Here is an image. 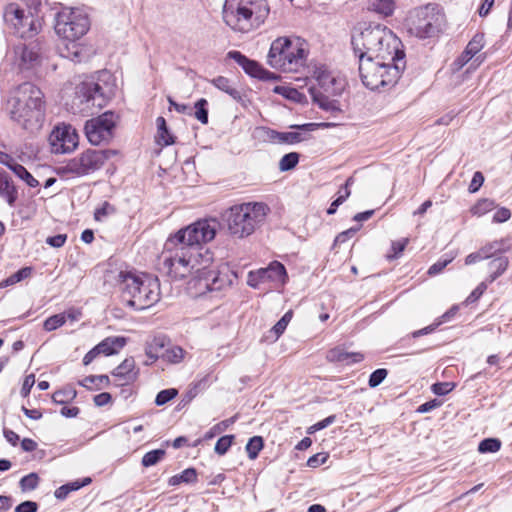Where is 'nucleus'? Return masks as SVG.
Masks as SVG:
<instances>
[{
    "label": "nucleus",
    "instance_id": "obj_19",
    "mask_svg": "<svg viewBox=\"0 0 512 512\" xmlns=\"http://www.w3.org/2000/svg\"><path fill=\"white\" fill-rule=\"evenodd\" d=\"M229 283L230 280L227 275L212 269L204 268L198 274L199 288L206 291H219L229 285Z\"/></svg>",
    "mask_w": 512,
    "mask_h": 512
},
{
    "label": "nucleus",
    "instance_id": "obj_30",
    "mask_svg": "<svg viewBox=\"0 0 512 512\" xmlns=\"http://www.w3.org/2000/svg\"><path fill=\"white\" fill-rule=\"evenodd\" d=\"M509 264L507 257H498L493 259L489 263V268L492 271L488 277V282H494L499 276H501L507 269Z\"/></svg>",
    "mask_w": 512,
    "mask_h": 512
},
{
    "label": "nucleus",
    "instance_id": "obj_31",
    "mask_svg": "<svg viewBox=\"0 0 512 512\" xmlns=\"http://www.w3.org/2000/svg\"><path fill=\"white\" fill-rule=\"evenodd\" d=\"M369 9L387 17L393 14L395 2L394 0H370Z\"/></svg>",
    "mask_w": 512,
    "mask_h": 512
},
{
    "label": "nucleus",
    "instance_id": "obj_45",
    "mask_svg": "<svg viewBox=\"0 0 512 512\" xmlns=\"http://www.w3.org/2000/svg\"><path fill=\"white\" fill-rule=\"evenodd\" d=\"M165 455V450L156 449L147 452L142 458V465L144 467H150L157 464Z\"/></svg>",
    "mask_w": 512,
    "mask_h": 512
},
{
    "label": "nucleus",
    "instance_id": "obj_47",
    "mask_svg": "<svg viewBox=\"0 0 512 512\" xmlns=\"http://www.w3.org/2000/svg\"><path fill=\"white\" fill-rule=\"evenodd\" d=\"M14 168V174L23 180L29 187L35 188L39 185L38 180L35 179L24 166L20 164Z\"/></svg>",
    "mask_w": 512,
    "mask_h": 512
},
{
    "label": "nucleus",
    "instance_id": "obj_11",
    "mask_svg": "<svg viewBox=\"0 0 512 512\" xmlns=\"http://www.w3.org/2000/svg\"><path fill=\"white\" fill-rule=\"evenodd\" d=\"M391 39V30L386 27L377 25L375 27L366 28L358 36L352 37V46L356 56L360 59L373 58L375 52H379L382 41Z\"/></svg>",
    "mask_w": 512,
    "mask_h": 512
},
{
    "label": "nucleus",
    "instance_id": "obj_38",
    "mask_svg": "<svg viewBox=\"0 0 512 512\" xmlns=\"http://www.w3.org/2000/svg\"><path fill=\"white\" fill-rule=\"evenodd\" d=\"M263 446L264 442L261 436H253L250 438L245 447L248 457L252 460L256 459Z\"/></svg>",
    "mask_w": 512,
    "mask_h": 512
},
{
    "label": "nucleus",
    "instance_id": "obj_26",
    "mask_svg": "<svg viewBox=\"0 0 512 512\" xmlns=\"http://www.w3.org/2000/svg\"><path fill=\"white\" fill-rule=\"evenodd\" d=\"M125 344L126 340L123 337H108L96 345V347L100 354L109 356L117 353Z\"/></svg>",
    "mask_w": 512,
    "mask_h": 512
},
{
    "label": "nucleus",
    "instance_id": "obj_48",
    "mask_svg": "<svg viewBox=\"0 0 512 512\" xmlns=\"http://www.w3.org/2000/svg\"><path fill=\"white\" fill-rule=\"evenodd\" d=\"M65 322H66L65 314H62V313L55 314L45 320L43 327L46 331H53V330L61 327L62 325H64Z\"/></svg>",
    "mask_w": 512,
    "mask_h": 512
},
{
    "label": "nucleus",
    "instance_id": "obj_60",
    "mask_svg": "<svg viewBox=\"0 0 512 512\" xmlns=\"http://www.w3.org/2000/svg\"><path fill=\"white\" fill-rule=\"evenodd\" d=\"M511 217V212L508 208L502 207L498 209L494 216H493V222L495 223H503L509 220Z\"/></svg>",
    "mask_w": 512,
    "mask_h": 512
},
{
    "label": "nucleus",
    "instance_id": "obj_59",
    "mask_svg": "<svg viewBox=\"0 0 512 512\" xmlns=\"http://www.w3.org/2000/svg\"><path fill=\"white\" fill-rule=\"evenodd\" d=\"M487 289V283L486 282H481L471 293L470 295L467 297L466 299V302L467 303H473L475 301H477L482 295L483 293L486 291Z\"/></svg>",
    "mask_w": 512,
    "mask_h": 512
},
{
    "label": "nucleus",
    "instance_id": "obj_20",
    "mask_svg": "<svg viewBox=\"0 0 512 512\" xmlns=\"http://www.w3.org/2000/svg\"><path fill=\"white\" fill-rule=\"evenodd\" d=\"M266 139L272 143L293 145L308 139V136L301 132H279L271 128H262Z\"/></svg>",
    "mask_w": 512,
    "mask_h": 512
},
{
    "label": "nucleus",
    "instance_id": "obj_32",
    "mask_svg": "<svg viewBox=\"0 0 512 512\" xmlns=\"http://www.w3.org/2000/svg\"><path fill=\"white\" fill-rule=\"evenodd\" d=\"M197 481V472L194 468H187L180 474H176L168 480L170 486H176L181 483L191 484Z\"/></svg>",
    "mask_w": 512,
    "mask_h": 512
},
{
    "label": "nucleus",
    "instance_id": "obj_27",
    "mask_svg": "<svg viewBox=\"0 0 512 512\" xmlns=\"http://www.w3.org/2000/svg\"><path fill=\"white\" fill-rule=\"evenodd\" d=\"M212 84L219 90L227 93L235 101L241 103L243 102L241 91L235 88L228 78L224 76H218L212 80Z\"/></svg>",
    "mask_w": 512,
    "mask_h": 512
},
{
    "label": "nucleus",
    "instance_id": "obj_64",
    "mask_svg": "<svg viewBox=\"0 0 512 512\" xmlns=\"http://www.w3.org/2000/svg\"><path fill=\"white\" fill-rule=\"evenodd\" d=\"M0 163L7 166L10 170L14 172V167L19 166L20 164L9 154L0 151Z\"/></svg>",
    "mask_w": 512,
    "mask_h": 512
},
{
    "label": "nucleus",
    "instance_id": "obj_56",
    "mask_svg": "<svg viewBox=\"0 0 512 512\" xmlns=\"http://www.w3.org/2000/svg\"><path fill=\"white\" fill-rule=\"evenodd\" d=\"M455 387L452 382H438L432 385V392L438 396H444L451 392Z\"/></svg>",
    "mask_w": 512,
    "mask_h": 512
},
{
    "label": "nucleus",
    "instance_id": "obj_42",
    "mask_svg": "<svg viewBox=\"0 0 512 512\" xmlns=\"http://www.w3.org/2000/svg\"><path fill=\"white\" fill-rule=\"evenodd\" d=\"M274 93L282 95L283 97L293 100L296 102H300L303 98V95L293 87L288 86H275L273 89Z\"/></svg>",
    "mask_w": 512,
    "mask_h": 512
},
{
    "label": "nucleus",
    "instance_id": "obj_51",
    "mask_svg": "<svg viewBox=\"0 0 512 512\" xmlns=\"http://www.w3.org/2000/svg\"><path fill=\"white\" fill-rule=\"evenodd\" d=\"M234 441V435H225L220 437L214 447L215 453L218 455H224L227 453Z\"/></svg>",
    "mask_w": 512,
    "mask_h": 512
},
{
    "label": "nucleus",
    "instance_id": "obj_28",
    "mask_svg": "<svg viewBox=\"0 0 512 512\" xmlns=\"http://www.w3.org/2000/svg\"><path fill=\"white\" fill-rule=\"evenodd\" d=\"M92 482L90 477H85L82 480H75L64 484L55 490V497L59 500H64L72 491H77L82 487L89 485Z\"/></svg>",
    "mask_w": 512,
    "mask_h": 512
},
{
    "label": "nucleus",
    "instance_id": "obj_57",
    "mask_svg": "<svg viewBox=\"0 0 512 512\" xmlns=\"http://www.w3.org/2000/svg\"><path fill=\"white\" fill-rule=\"evenodd\" d=\"M454 259V256H451L449 258L440 259L437 262H435L433 265H431L428 269V274L430 276H434L439 274L444 270V268L450 264Z\"/></svg>",
    "mask_w": 512,
    "mask_h": 512
},
{
    "label": "nucleus",
    "instance_id": "obj_4",
    "mask_svg": "<svg viewBox=\"0 0 512 512\" xmlns=\"http://www.w3.org/2000/svg\"><path fill=\"white\" fill-rule=\"evenodd\" d=\"M118 282L123 301L136 310L147 309L160 299V284L156 277L121 271Z\"/></svg>",
    "mask_w": 512,
    "mask_h": 512
},
{
    "label": "nucleus",
    "instance_id": "obj_6",
    "mask_svg": "<svg viewBox=\"0 0 512 512\" xmlns=\"http://www.w3.org/2000/svg\"><path fill=\"white\" fill-rule=\"evenodd\" d=\"M268 212L269 207L260 202L231 207L225 214L229 233L239 239L248 237L264 223Z\"/></svg>",
    "mask_w": 512,
    "mask_h": 512
},
{
    "label": "nucleus",
    "instance_id": "obj_8",
    "mask_svg": "<svg viewBox=\"0 0 512 512\" xmlns=\"http://www.w3.org/2000/svg\"><path fill=\"white\" fill-rule=\"evenodd\" d=\"M404 65L382 62L373 58L363 59V54L359 60V73L362 83L370 90H379L381 88H390L394 86L400 78Z\"/></svg>",
    "mask_w": 512,
    "mask_h": 512
},
{
    "label": "nucleus",
    "instance_id": "obj_36",
    "mask_svg": "<svg viewBox=\"0 0 512 512\" xmlns=\"http://www.w3.org/2000/svg\"><path fill=\"white\" fill-rule=\"evenodd\" d=\"M32 273V268L30 267H23L20 270H18L16 273L12 274L8 278L2 280L0 282V288H5L10 285H14L26 278H28Z\"/></svg>",
    "mask_w": 512,
    "mask_h": 512
},
{
    "label": "nucleus",
    "instance_id": "obj_10",
    "mask_svg": "<svg viewBox=\"0 0 512 512\" xmlns=\"http://www.w3.org/2000/svg\"><path fill=\"white\" fill-rule=\"evenodd\" d=\"M442 20L443 16L435 12V7L418 8L409 17V32L418 38L433 37L441 30Z\"/></svg>",
    "mask_w": 512,
    "mask_h": 512
},
{
    "label": "nucleus",
    "instance_id": "obj_52",
    "mask_svg": "<svg viewBox=\"0 0 512 512\" xmlns=\"http://www.w3.org/2000/svg\"><path fill=\"white\" fill-rule=\"evenodd\" d=\"M39 477L36 473H30L21 478L19 484L22 491H31L37 488Z\"/></svg>",
    "mask_w": 512,
    "mask_h": 512
},
{
    "label": "nucleus",
    "instance_id": "obj_35",
    "mask_svg": "<svg viewBox=\"0 0 512 512\" xmlns=\"http://www.w3.org/2000/svg\"><path fill=\"white\" fill-rule=\"evenodd\" d=\"M110 383L109 377L107 375H90L85 377L79 384L88 389H93V386L96 389H100L101 386H107Z\"/></svg>",
    "mask_w": 512,
    "mask_h": 512
},
{
    "label": "nucleus",
    "instance_id": "obj_3",
    "mask_svg": "<svg viewBox=\"0 0 512 512\" xmlns=\"http://www.w3.org/2000/svg\"><path fill=\"white\" fill-rule=\"evenodd\" d=\"M269 13L267 0H225L222 16L233 31L249 33L258 29Z\"/></svg>",
    "mask_w": 512,
    "mask_h": 512
},
{
    "label": "nucleus",
    "instance_id": "obj_37",
    "mask_svg": "<svg viewBox=\"0 0 512 512\" xmlns=\"http://www.w3.org/2000/svg\"><path fill=\"white\" fill-rule=\"evenodd\" d=\"M508 248L505 247V242L503 240L501 241H494L491 243H488L480 248V251L484 257V259H489L492 256H494L496 253L505 252Z\"/></svg>",
    "mask_w": 512,
    "mask_h": 512
},
{
    "label": "nucleus",
    "instance_id": "obj_9",
    "mask_svg": "<svg viewBox=\"0 0 512 512\" xmlns=\"http://www.w3.org/2000/svg\"><path fill=\"white\" fill-rule=\"evenodd\" d=\"M3 18L5 23L13 29L14 33L22 39H30L36 36L42 28L39 17L30 11L21 9L11 3L5 7Z\"/></svg>",
    "mask_w": 512,
    "mask_h": 512
},
{
    "label": "nucleus",
    "instance_id": "obj_2",
    "mask_svg": "<svg viewBox=\"0 0 512 512\" xmlns=\"http://www.w3.org/2000/svg\"><path fill=\"white\" fill-rule=\"evenodd\" d=\"M43 97L42 91L33 83L20 84L9 101L12 119L25 130L38 131L45 120Z\"/></svg>",
    "mask_w": 512,
    "mask_h": 512
},
{
    "label": "nucleus",
    "instance_id": "obj_18",
    "mask_svg": "<svg viewBox=\"0 0 512 512\" xmlns=\"http://www.w3.org/2000/svg\"><path fill=\"white\" fill-rule=\"evenodd\" d=\"M76 98L81 104L86 103L88 106L102 107L105 102L102 87L93 81L82 82L77 86Z\"/></svg>",
    "mask_w": 512,
    "mask_h": 512
},
{
    "label": "nucleus",
    "instance_id": "obj_46",
    "mask_svg": "<svg viewBox=\"0 0 512 512\" xmlns=\"http://www.w3.org/2000/svg\"><path fill=\"white\" fill-rule=\"evenodd\" d=\"M293 317V312L292 310H289L287 311L282 317L281 319L272 327L271 331L272 333H274L275 335V339H278L280 337V335L283 334V332L285 331L287 325L289 324V322L291 321Z\"/></svg>",
    "mask_w": 512,
    "mask_h": 512
},
{
    "label": "nucleus",
    "instance_id": "obj_53",
    "mask_svg": "<svg viewBox=\"0 0 512 512\" xmlns=\"http://www.w3.org/2000/svg\"><path fill=\"white\" fill-rule=\"evenodd\" d=\"M408 242V238H404L400 241H393L391 244V253L387 254V259L394 260L399 258L402 252L404 251L405 247L407 246Z\"/></svg>",
    "mask_w": 512,
    "mask_h": 512
},
{
    "label": "nucleus",
    "instance_id": "obj_7",
    "mask_svg": "<svg viewBox=\"0 0 512 512\" xmlns=\"http://www.w3.org/2000/svg\"><path fill=\"white\" fill-rule=\"evenodd\" d=\"M307 50L299 38L278 37L270 46L267 63L284 72H296L305 65Z\"/></svg>",
    "mask_w": 512,
    "mask_h": 512
},
{
    "label": "nucleus",
    "instance_id": "obj_50",
    "mask_svg": "<svg viewBox=\"0 0 512 512\" xmlns=\"http://www.w3.org/2000/svg\"><path fill=\"white\" fill-rule=\"evenodd\" d=\"M208 101L205 98L199 99L195 103V117L202 124L208 123V109H207Z\"/></svg>",
    "mask_w": 512,
    "mask_h": 512
},
{
    "label": "nucleus",
    "instance_id": "obj_39",
    "mask_svg": "<svg viewBox=\"0 0 512 512\" xmlns=\"http://www.w3.org/2000/svg\"><path fill=\"white\" fill-rule=\"evenodd\" d=\"M300 155L297 152L285 154L279 161V170L286 172L294 169L299 162Z\"/></svg>",
    "mask_w": 512,
    "mask_h": 512
},
{
    "label": "nucleus",
    "instance_id": "obj_58",
    "mask_svg": "<svg viewBox=\"0 0 512 512\" xmlns=\"http://www.w3.org/2000/svg\"><path fill=\"white\" fill-rule=\"evenodd\" d=\"M484 183V176L480 171H476L469 185V192L476 193Z\"/></svg>",
    "mask_w": 512,
    "mask_h": 512
},
{
    "label": "nucleus",
    "instance_id": "obj_25",
    "mask_svg": "<svg viewBox=\"0 0 512 512\" xmlns=\"http://www.w3.org/2000/svg\"><path fill=\"white\" fill-rule=\"evenodd\" d=\"M256 275L260 281L273 280L284 282L287 273L284 265L275 261L268 268L259 270Z\"/></svg>",
    "mask_w": 512,
    "mask_h": 512
},
{
    "label": "nucleus",
    "instance_id": "obj_41",
    "mask_svg": "<svg viewBox=\"0 0 512 512\" xmlns=\"http://www.w3.org/2000/svg\"><path fill=\"white\" fill-rule=\"evenodd\" d=\"M236 420V416H233L229 419L223 420L216 425H214L212 428H210L209 431L205 433L203 436V440H210L214 438L216 435L221 434L223 431H225L231 424H233Z\"/></svg>",
    "mask_w": 512,
    "mask_h": 512
},
{
    "label": "nucleus",
    "instance_id": "obj_16",
    "mask_svg": "<svg viewBox=\"0 0 512 512\" xmlns=\"http://www.w3.org/2000/svg\"><path fill=\"white\" fill-rule=\"evenodd\" d=\"M391 39L387 41H382L379 47V52H375L373 54V59L382 61V62H390L391 64H400L405 66V53L400 49L401 41L398 37H396L391 31Z\"/></svg>",
    "mask_w": 512,
    "mask_h": 512
},
{
    "label": "nucleus",
    "instance_id": "obj_13",
    "mask_svg": "<svg viewBox=\"0 0 512 512\" xmlns=\"http://www.w3.org/2000/svg\"><path fill=\"white\" fill-rule=\"evenodd\" d=\"M11 61L19 72H30L41 63V48L37 40L19 42L12 48Z\"/></svg>",
    "mask_w": 512,
    "mask_h": 512
},
{
    "label": "nucleus",
    "instance_id": "obj_12",
    "mask_svg": "<svg viewBox=\"0 0 512 512\" xmlns=\"http://www.w3.org/2000/svg\"><path fill=\"white\" fill-rule=\"evenodd\" d=\"M110 150H87L80 156L70 159L63 169L77 176L87 175L100 169L108 160Z\"/></svg>",
    "mask_w": 512,
    "mask_h": 512
},
{
    "label": "nucleus",
    "instance_id": "obj_54",
    "mask_svg": "<svg viewBox=\"0 0 512 512\" xmlns=\"http://www.w3.org/2000/svg\"><path fill=\"white\" fill-rule=\"evenodd\" d=\"M388 371L384 368H379L373 371L369 377L368 385L371 388L379 386L387 377Z\"/></svg>",
    "mask_w": 512,
    "mask_h": 512
},
{
    "label": "nucleus",
    "instance_id": "obj_61",
    "mask_svg": "<svg viewBox=\"0 0 512 512\" xmlns=\"http://www.w3.org/2000/svg\"><path fill=\"white\" fill-rule=\"evenodd\" d=\"M38 504L34 501H24L16 506L15 512H37Z\"/></svg>",
    "mask_w": 512,
    "mask_h": 512
},
{
    "label": "nucleus",
    "instance_id": "obj_44",
    "mask_svg": "<svg viewBox=\"0 0 512 512\" xmlns=\"http://www.w3.org/2000/svg\"><path fill=\"white\" fill-rule=\"evenodd\" d=\"M484 46V35L476 34L467 44L465 48L466 54H469L472 58L483 48Z\"/></svg>",
    "mask_w": 512,
    "mask_h": 512
},
{
    "label": "nucleus",
    "instance_id": "obj_17",
    "mask_svg": "<svg viewBox=\"0 0 512 512\" xmlns=\"http://www.w3.org/2000/svg\"><path fill=\"white\" fill-rule=\"evenodd\" d=\"M321 92L331 96H339L345 89V80L341 77L334 76L323 66L317 67L314 71Z\"/></svg>",
    "mask_w": 512,
    "mask_h": 512
},
{
    "label": "nucleus",
    "instance_id": "obj_14",
    "mask_svg": "<svg viewBox=\"0 0 512 512\" xmlns=\"http://www.w3.org/2000/svg\"><path fill=\"white\" fill-rule=\"evenodd\" d=\"M115 124V115L111 111L88 120L85 124L87 139L93 145H100L103 142L109 141Z\"/></svg>",
    "mask_w": 512,
    "mask_h": 512
},
{
    "label": "nucleus",
    "instance_id": "obj_63",
    "mask_svg": "<svg viewBox=\"0 0 512 512\" xmlns=\"http://www.w3.org/2000/svg\"><path fill=\"white\" fill-rule=\"evenodd\" d=\"M35 384V376L34 374L27 375L23 381V385L21 388V395L23 397H27L31 391V388Z\"/></svg>",
    "mask_w": 512,
    "mask_h": 512
},
{
    "label": "nucleus",
    "instance_id": "obj_1",
    "mask_svg": "<svg viewBox=\"0 0 512 512\" xmlns=\"http://www.w3.org/2000/svg\"><path fill=\"white\" fill-rule=\"evenodd\" d=\"M218 227L215 219L199 220L169 237L161 255V270L177 280L209 268L212 254L202 244L215 238Z\"/></svg>",
    "mask_w": 512,
    "mask_h": 512
},
{
    "label": "nucleus",
    "instance_id": "obj_43",
    "mask_svg": "<svg viewBox=\"0 0 512 512\" xmlns=\"http://www.w3.org/2000/svg\"><path fill=\"white\" fill-rule=\"evenodd\" d=\"M156 125L158 129V135L160 139L163 141L164 145H170L174 143L173 137L168 131L166 120L164 119V117L159 116L156 119Z\"/></svg>",
    "mask_w": 512,
    "mask_h": 512
},
{
    "label": "nucleus",
    "instance_id": "obj_15",
    "mask_svg": "<svg viewBox=\"0 0 512 512\" xmlns=\"http://www.w3.org/2000/svg\"><path fill=\"white\" fill-rule=\"evenodd\" d=\"M49 142L53 153H69L77 147L78 135L70 126L56 127L49 136Z\"/></svg>",
    "mask_w": 512,
    "mask_h": 512
},
{
    "label": "nucleus",
    "instance_id": "obj_55",
    "mask_svg": "<svg viewBox=\"0 0 512 512\" xmlns=\"http://www.w3.org/2000/svg\"><path fill=\"white\" fill-rule=\"evenodd\" d=\"M177 394L178 391L174 388L162 390L157 394L155 403L158 406H162L172 400Z\"/></svg>",
    "mask_w": 512,
    "mask_h": 512
},
{
    "label": "nucleus",
    "instance_id": "obj_33",
    "mask_svg": "<svg viewBox=\"0 0 512 512\" xmlns=\"http://www.w3.org/2000/svg\"><path fill=\"white\" fill-rule=\"evenodd\" d=\"M17 189L16 187L8 180V178L0 179V196L4 197L9 205H13L17 199Z\"/></svg>",
    "mask_w": 512,
    "mask_h": 512
},
{
    "label": "nucleus",
    "instance_id": "obj_23",
    "mask_svg": "<svg viewBox=\"0 0 512 512\" xmlns=\"http://www.w3.org/2000/svg\"><path fill=\"white\" fill-rule=\"evenodd\" d=\"M112 374L123 380L121 385L135 381L138 376V371L135 370V360L133 358H126L114 369Z\"/></svg>",
    "mask_w": 512,
    "mask_h": 512
},
{
    "label": "nucleus",
    "instance_id": "obj_34",
    "mask_svg": "<svg viewBox=\"0 0 512 512\" xmlns=\"http://www.w3.org/2000/svg\"><path fill=\"white\" fill-rule=\"evenodd\" d=\"M495 207L496 203L494 200L489 198H482L471 207L470 212L472 215L480 217L493 210Z\"/></svg>",
    "mask_w": 512,
    "mask_h": 512
},
{
    "label": "nucleus",
    "instance_id": "obj_5",
    "mask_svg": "<svg viewBox=\"0 0 512 512\" xmlns=\"http://www.w3.org/2000/svg\"><path fill=\"white\" fill-rule=\"evenodd\" d=\"M90 29V19L84 11L77 8H63L57 13L55 31L57 35L71 42L61 50V55L73 62H81L82 48L76 43Z\"/></svg>",
    "mask_w": 512,
    "mask_h": 512
},
{
    "label": "nucleus",
    "instance_id": "obj_40",
    "mask_svg": "<svg viewBox=\"0 0 512 512\" xmlns=\"http://www.w3.org/2000/svg\"><path fill=\"white\" fill-rule=\"evenodd\" d=\"M77 396V392L73 387H65L56 391L52 399L57 404H65L72 401Z\"/></svg>",
    "mask_w": 512,
    "mask_h": 512
},
{
    "label": "nucleus",
    "instance_id": "obj_62",
    "mask_svg": "<svg viewBox=\"0 0 512 512\" xmlns=\"http://www.w3.org/2000/svg\"><path fill=\"white\" fill-rule=\"evenodd\" d=\"M66 239V234H58L55 236L48 237L46 239V243L54 248H60L65 244Z\"/></svg>",
    "mask_w": 512,
    "mask_h": 512
},
{
    "label": "nucleus",
    "instance_id": "obj_22",
    "mask_svg": "<svg viewBox=\"0 0 512 512\" xmlns=\"http://www.w3.org/2000/svg\"><path fill=\"white\" fill-rule=\"evenodd\" d=\"M310 95L314 103H316L322 110L336 114L341 112L338 100L330 99L331 95L324 94L315 87L309 88Z\"/></svg>",
    "mask_w": 512,
    "mask_h": 512
},
{
    "label": "nucleus",
    "instance_id": "obj_24",
    "mask_svg": "<svg viewBox=\"0 0 512 512\" xmlns=\"http://www.w3.org/2000/svg\"><path fill=\"white\" fill-rule=\"evenodd\" d=\"M229 57L233 59L239 66L243 68V70L250 76L258 78L261 71L262 66L249 58L243 55L239 51H230L228 53Z\"/></svg>",
    "mask_w": 512,
    "mask_h": 512
},
{
    "label": "nucleus",
    "instance_id": "obj_49",
    "mask_svg": "<svg viewBox=\"0 0 512 512\" xmlns=\"http://www.w3.org/2000/svg\"><path fill=\"white\" fill-rule=\"evenodd\" d=\"M501 447L500 440L496 438H486L479 443L478 450L481 453H494L497 452Z\"/></svg>",
    "mask_w": 512,
    "mask_h": 512
},
{
    "label": "nucleus",
    "instance_id": "obj_21",
    "mask_svg": "<svg viewBox=\"0 0 512 512\" xmlns=\"http://www.w3.org/2000/svg\"><path fill=\"white\" fill-rule=\"evenodd\" d=\"M326 359L332 363L351 365L361 362L364 359V355L359 352H348L341 347H335L327 352Z\"/></svg>",
    "mask_w": 512,
    "mask_h": 512
},
{
    "label": "nucleus",
    "instance_id": "obj_29",
    "mask_svg": "<svg viewBox=\"0 0 512 512\" xmlns=\"http://www.w3.org/2000/svg\"><path fill=\"white\" fill-rule=\"evenodd\" d=\"M186 351L178 346L172 345L161 353V359L171 364H178L183 361Z\"/></svg>",
    "mask_w": 512,
    "mask_h": 512
}]
</instances>
